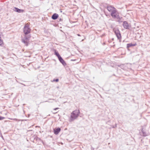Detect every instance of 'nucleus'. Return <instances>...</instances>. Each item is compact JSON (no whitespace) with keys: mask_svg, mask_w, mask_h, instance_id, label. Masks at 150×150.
<instances>
[{"mask_svg":"<svg viewBox=\"0 0 150 150\" xmlns=\"http://www.w3.org/2000/svg\"><path fill=\"white\" fill-rule=\"evenodd\" d=\"M78 35L79 36H80V35L79 34H78Z\"/></svg>","mask_w":150,"mask_h":150,"instance_id":"obj_23","label":"nucleus"},{"mask_svg":"<svg viewBox=\"0 0 150 150\" xmlns=\"http://www.w3.org/2000/svg\"><path fill=\"white\" fill-rule=\"evenodd\" d=\"M31 29L29 26L26 24L23 29V32L25 35H27L30 33Z\"/></svg>","mask_w":150,"mask_h":150,"instance_id":"obj_4","label":"nucleus"},{"mask_svg":"<svg viewBox=\"0 0 150 150\" xmlns=\"http://www.w3.org/2000/svg\"><path fill=\"white\" fill-rule=\"evenodd\" d=\"M115 9V8L110 6H107V9L111 13Z\"/></svg>","mask_w":150,"mask_h":150,"instance_id":"obj_7","label":"nucleus"},{"mask_svg":"<svg viewBox=\"0 0 150 150\" xmlns=\"http://www.w3.org/2000/svg\"><path fill=\"white\" fill-rule=\"evenodd\" d=\"M142 135L143 136L145 137L148 135L145 131V129L144 128H142Z\"/></svg>","mask_w":150,"mask_h":150,"instance_id":"obj_9","label":"nucleus"},{"mask_svg":"<svg viewBox=\"0 0 150 150\" xmlns=\"http://www.w3.org/2000/svg\"><path fill=\"white\" fill-rule=\"evenodd\" d=\"M3 41L0 38V45L2 46V45H3Z\"/></svg>","mask_w":150,"mask_h":150,"instance_id":"obj_17","label":"nucleus"},{"mask_svg":"<svg viewBox=\"0 0 150 150\" xmlns=\"http://www.w3.org/2000/svg\"><path fill=\"white\" fill-rule=\"evenodd\" d=\"M15 8L16 9L15 11L16 12H18V13L23 12L24 11V10H23L20 9L16 7H15Z\"/></svg>","mask_w":150,"mask_h":150,"instance_id":"obj_11","label":"nucleus"},{"mask_svg":"<svg viewBox=\"0 0 150 150\" xmlns=\"http://www.w3.org/2000/svg\"><path fill=\"white\" fill-rule=\"evenodd\" d=\"M5 118L4 117L1 116H0V120H2Z\"/></svg>","mask_w":150,"mask_h":150,"instance_id":"obj_19","label":"nucleus"},{"mask_svg":"<svg viewBox=\"0 0 150 150\" xmlns=\"http://www.w3.org/2000/svg\"><path fill=\"white\" fill-rule=\"evenodd\" d=\"M114 32L118 39L119 40L120 42H121L122 37L120 32L118 30H116L114 31Z\"/></svg>","mask_w":150,"mask_h":150,"instance_id":"obj_5","label":"nucleus"},{"mask_svg":"<svg viewBox=\"0 0 150 150\" xmlns=\"http://www.w3.org/2000/svg\"><path fill=\"white\" fill-rule=\"evenodd\" d=\"M58 17V14L57 13H54V14L52 17V18L53 20H56L57 18Z\"/></svg>","mask_w":150,"mask_h":150,"instance_id":"obj_10","label":"nucleus"},{"mask_svg":"<svg viewBox=\"0 0 150 150\" xmlns=\"http://www.w3.org/2000/svg\"><path fill=\"white\" fill-rule=\"evenodd\" d=\"M137 45L136 43H135L134 44H133L132 43H129L127 45V48H129V47H131L132 46H136Z\"/></svg>","mask_w":150,"mask_h":150,"instance_id":"obj_12","label":"nucleus"},{"mask_svg":"<svg viewBox=\"0 0 150 150\" xmlns=\"http://www.w3.org/2000/svg\"><path fill=\"white\" fill-rule=\"evenodd\" d=\"M54 133L55 134L57 135L61 131V129L60 128H57L55 129H54Z\"/></svg>","mask_w":150,"mask_h":150,"instance_id":"obj_8","label":"nucleus"},{"mask_svg":"<svg viewBox=\"0 0 150 150\" xmlns=\"http://www.w3.org/2000/svg\"><path fill=\"white\" fill-rule=\"evenodd\" d=\"M64 66H66L67 65V64L63 60L62 61H61L60 62Z\"/></svg>","mask_w":150,"mask_h":150,"instance_id":"obj_15","label":"nucleus"},{"mask_svg":"<svg viewBox=\"0 0 150 150\" xmlns=\"http://www.w3.org/2000/svg\"><path fill=\"white\" fill-rule=\"evenodd\" d=\"M115 127H116V125H115Z\"/></svg>","mask_w":150,"mask_h":150,"instance_id":"obj_24","label":"nucleus"},{"mask_svg":"<svg viewBox=\"0 0 150 150\" xmlns=\"http://www.w3.org/2000/svg\"><path fill=\"white\" fill-rule=\"evenodd\" d=\"M10 119L12 120H16V121H18V120L17 119H16V118H14V119L11 118V119Z\"/></svg>","mask_w":150,"mask_h":150,"instance_id":"obj_20","label":"nucleus"},{"mask_svg":"<svg viewBox=\"0 0 150 150\" xmlns=\"http://www.w3.org/2000/svg\"><path fill=\"white\" fill-rule=\"evenodd\" d=\"M119 67H120L121 69H125V66L124 64L121 65L119 66Z\"/></svg>","mask_w":150,"mask_h":150,"instance_id":"obj_14","label":"nucleus"},{"mask_svg":"<svg viewBox=\"0 0 150 150\" xmlns=\"http://www.w3.org/2000/svg\"><path fill=\"white\" fill-rule=\"evenodd\" d=\"M58 59L60 62H61V61H62L63 60V59L61 56L58 57Z\"/></svg>","mask_w":150,"mask_h":150,"instance_id":"obj_16","label":"nucleus"},{"mask_svg":"<svg viewBox=\"0 0 150 150\" xmlns=\"http://www.w3.org/2000/svg\"><path fill=\"white\" fill-rule=\"evenodd\" d=\"M123 27L126 29H129L130 26L129 24L126 21H124L123 22Z\"/></svg>","mask_w":150,"mask_h":150,"instance_id":"obj_6","label":"nucleus"},{"mask_svg":"<svg viewBox=\"0 0 150 150\" xmlns=\"http://www.w3.org/2000/svg\"><path fill=\"white\" fill-rule=\"evenodd\" d=\"M111 15L112 18H116L117 20V21H118L121 20L119 15V13L117 12L116 9H115L112 13H111Z\"/></svg>","mask_w":150,"mask_h":150,"instance_id":"obj_2","label":"nucleus"},{"mask_svg":"<svg viewBox=\"0 0 150 150\" xmlns=\"http://www.w3.org/2000/svg\"><path fill=\"white\" fill-rule=\"evenodd\" d=\"M36 127H40V126H36Z\"/></svg>","mask_w":150,"mask_h":150,"instance_id":"obj_22","label":"nucleus"},{"mask_svg":"<svg viewBox=\"0 0 150 150\" xmlns=\"http://www.w3.org/2000/svg\"><path fill=\"white\" fill-rule=\"evenodd\" d=\"M59 81V79H54L53 81H56V82H58Z\"/></svg>","mask_w":150,"mask_h":150,"instance_id":"obj_18","label":"nucleus"},{"mask_svg":"<svg viewBox=\"0 0 150 150\" xmlns=\"http://www.w3.org/2000/svg\"><path fill=\"white\" fill-rule=\"evenodd\" d=\"M30 37L31 36L30 35H25L23 38L22 39V42L24 43L25 45L27 46L29 43V40Z\"/></svg>","mask_w":150,"mask_h":150,"instance_id":"obj_3","label":"nucleus"},{"mask_svg":"<svg viewBox=\"0 0 150 150\" xmlns=\"http://www.w3.org/2000/svg\"><path fill=\"white\" fill-rule=\"evenodd\" d=\"M80 113L79 110H76L73 111L71 113L69 118V121L72 122L76 119L79 115Z\"/></svg>","mask_w":150,"mask_h":150,"instance_id":"obj_1","label":"nucleus"},{"mask_svg":"<svg viewBox=\"0 0 150 150\" xmlns=\"http://www.w3.org/2000/svg\"><path fill=\"white\" fill-rule=\"evenodd\" d=\"M54 54L58 57H60V55L58 53V52L56 51V50H54Z\"/></svg>","mask_w":150,"mask_h":150,"instance_id":"obj_13","label":"nucleus"},{"mask_svg":"<svg viewBox=\"0 0 150 150\" xmlns=\"http://www.w3.org/2000/svg\"><path fill=\"white\" fill-rule=\"evenodd\" d=\"M59 109V108H54V110H57V109Z\"/></svg>","mask_w":150,"mask_h":150,"instance_id":"obj_21","label":"nucleus"}]
</instances>
